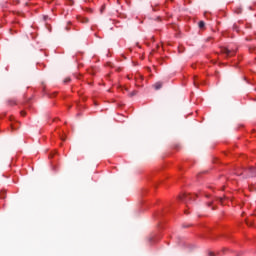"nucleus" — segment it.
I'll return each instance as SVG.
<instances>
[{
    "label": "nucleus",
    "mask_w": 256,
    "mask_h": 256,
    "mask_svg": "<svg viewBox=\"0 0 256 256\" xmlns=\"http://www.w3.org/2000/svg\"><path fill=\"white\" fill-rule=\"evenodd\" d=\"M221 53H223V55H226V57H233V55H235L234 50H230V49L225 48V47L221 48Z\"/></svg>",
    "instance_id": "obj_1"
},
{
    "label": "nucleus",
    "mask_w": 256,
    "mask_h": 256,
    "mask_svg": "<svg viewBox=\"0 0 256 256\" xmlns=\"http://www.w3.org/2000/svg\"><path fill=\"white\" fill-rule=\"evenodd\" d=\"M71 81V78H66L65 80H64V83H69Z\"/></svg>",
    "instance_id": "obj_8"
},
{
    "label": "nucleus",
    "mask_w": 256,
    "mask_h": 256,
    "mask_svg": "<svg viewBox=\"0 0 256 256\" xmlns=\"http://www.w3.org/2000/svg\"><path fill=\"white\" fill-rule=\"evenodd\" d=\"M137 95V91L133 90L132 92L129 93V97H135Z\"/></svg>",
    "instance_id": "obj_7"
},
{
    "label": "nucleus",
    "mask_w": 256,
    "mask_h": 256,
    "mask_svg": "<svg viewBox=\"0 0 256 256\" xmlns=\"http://www.w3.org/2000/svg\"><path fill=\"white\" fill-rule=\"evenodd\" d=\"M20 113H21L22 117H25V115H27V113L25 111H21Z\"/></svg>",
    "instance_id": "obj_9"
},
{
    "label": "nucleus",
    "mask_w": 256,
    "mask_h": 256,
    "mask_svg": "<svg viewBox=\"0 0 256 256\" xmlns=\"http://www.w3.org/2000/svg\"><path fill=\"white\" fill-rule=\"evenodd\" d=\"M220 203H223V198H220Z\"/></svg>",
    "instance_id": "obj_12"
},
{
    "label": "nucleus",
    "mask_w": 256,
    "mask_h": 256,
    "mask_svg": "<svg viewBox=\"0 0 256 256\" xmlns=\"http://www.w3.org/2000/svg\"><path fill=\"white\" fill-rule=\"evenodd\" d=\"M212 203H213V202H209V203H208V207H211Z\"/></svg>",
    "instance_id": "obj_11"
},
{
    "label": "nucleus",
    "mask_w": 256,
    "mask_h": 256,
    "mask_svg": "<svg viewBox=\"0 0 256 256\" xmlns=\"http://www.w3.org/2000/svg\"><path fill=\"white\" fill-rule=\"evenodd\" d=\"M198 26H199L200 29H203V27H205V22L204 21H200L198 23Z\"/></svg>",
    "instance_id": "obj_6"
},
{
    "label": "nucleus",
    "mask_w": 256,
    "mask_h": 256,
    "mask_svg": "<svg viewBox=\"0 0 256 256\" xmlns=\"http://www.w3.org/2000/svg\"><path fill=\"white\" fill-rule=\"evenodd\" d=\"M248 173V177H256V168L250 166L248 169L245 170Z\"/></svg>",
    "instance_id": "obj_2"
},
{
    "label": "nucleus",
    "mask_w": 256,
    "mask_h": 256,
    "mask_svg": "<svg viewBox=\"0 0 256 256\" xmlns=\"http://www.w3.org/2000/svg\"><path fill=\"white\" fill-rule=\"evenodd\" d=\"M62 139V141H65V138H61Z\"/></svg>",
    "instance_id": "obj_13"
},
{
    "label": "nucleus",
    "mask_w": 256,
    "mask_h": 256,
    "mask_svg": "<svg viewBox=\"0 0 256 256\" xmlns=\"http://www.w3.org/2000/svg\"><path fill=\"white\" fill-rule=\"evenodd\" d=\"M209 255L210 256H215V254L213 252H210Z\"/></svg>",
    "instance_id": "obj_10"
},
{
    "label": "nucleus",
    "mask_w": 256,
    "mask_h": 256,
    "mask_svg": "<svg viewBox=\"0 0 256 256\" xmlns=\"http://www.w3.org/2000/svg\"><path fill=\"white\" fill-rule=\"evenodd\" d=\"M181 201H192V199H195V196H192L191 194H183L180 196Z\"/></svg>",
    "instance_id": "obj_3"
},
{
    "label": "nucleus",
    "mask_w": 256,
    "mask_h": 256,
    "mask_svg": "<svg viewBox=\"0 0 256 256\" xmlns=\"http://www.w3.org/2000/svg\"><path fill=\"white\" fill-rule=\"evenodd\" d=\"M77 20L80 21V23H89V18H85L82 16H78Z\"/></svg>",
    "instance_id": "obj_4"
},
{
    "label": "nucleus",
    "mask_w": 256,
    "mask_h": 256,
    "mask_svg": "<svg viewBox=\"0 0 256 256\" xmlns=\"http://www.w3.org/2000/svg\"><path fill=\"white\" fill-rule=\"evenodd\" d=\"M163 87V82H156L155 84H154V89L156 90V91H159V89H161Z\"/></svg>",
    "instance_id": "obj_5"
}]
</instances>
